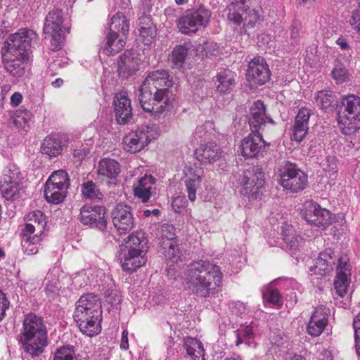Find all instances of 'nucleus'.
I'll list each match as a JSON object with an SVG mask.
<instances>
[{
	"label": "nucleus",
	"mask_w": 360,
	"mask_h": 360,
	"mask_svg": "<svg viewBox=\"0 0 360 360\" xmlns=\"http://www.w3.org/2000/svg\"><path fill=\"white\" fill-rule=\"evenodd\" d=\"M330 309L323 305L316 307L313 311L307 326V332L311 337H319L328 324Z\"/></svg>",
	"instance_id": "obj_21"
},
{
	"label": "nucleus",
	"mask_w": 360,
	"mask_h": 360,
	"mask_svg": "<svg viewBox=\"0 0 360 360\" xmlns=\"http://www.w3.org/2000/svg\"><path fill=\"white\" fill-rule=\"evenodd\" d=\"M0 188L3 197L7 200H15L21 191L23 192L22 184H0Z\"/></svg>",
	"instance_id": "obj_42"
},
{
	"label": "nucleus",
	"mask_w": 360,
	"mask_h": 360,
	"mask_svg": "<svg viewBox=\"0 0 360 360\" xmlns=\"http://www.w3.org/2000/svg\"><path fill=\"white\" fill-rule=\"evenodd\" d=\"M245 16L243 17V27L247 32L256 26L257 23L260 20L261 15L258 11L255 9L250 10L249 8L248 11L245 12Z\"/></svg>",
	"instance_id": "obj_45"
},
{
	"label": "nucleus",
	"mask_w": 360,
	"mask_h": 360,
	"mask_svg": "<svg viewBox=\"0 0 360 360\" xmlns=\"http://www.w3.org/2000/svg\"><path fill=\"white\" fill-rule=\"evenodd\" d=\"M154 25L153 22L150 16L142 15L139 18V30L146 28H149L150 26Z\"/></svg>",
	"instance_id": "obj_58"
},
{
	"label": "nucleus",
	"mask_w": 360,
	"mask_h": 360,
	"mask_svg": "<svg viewBox=\"0 0 360 360\" xmlns=\"http://www.w3.org/2000/svg\"><path fill=\"white\" fill-rule=\"evenodd\" d=\"M123 271L133 273L146 264L147 259L144 254L134 253L123 250L120 257Z\"/></svg>",
	"instance_id": "obj_31"
},
{
	"label": "nucleus",
	"mask_w": 360,
	"mask_h": 360,
	"mask_svg": "<svg viewBox=\"0 0 360 360\" xmlns=\"http://www.w3.org/2000/svg\"><path fill=\"white\" fill-rule=\"evenodd\" d=\"M349 25L352 28L360 34V11H353L352 15L349 20Z\"/></svg>",
	"instance_id": "obj_55"
},
{
	"label": "nucleus",
	"mask_w": 360,
	"mask_h": 360,
	"mask_svg": "<svg viewBox=\"0 0 360 360\" xmlns=\"http://www.w3.org/2000/svg\"><path fill=\"white\" fill-rule=\"evenodd\" d=\"M79 219L84 225H90L102 231L105 230L107 227L105 207L84 205L80 210Z\"/></svg>",
	"instance_id": "obj_17"
},
{
	"label": "nucleus",
	"mask_w": 360,
	"mask_h": 360,
	"mask_svg": "<svg viewBox=\"0 0 360 360\" xmlns=\"http://www.w3.org/2000/svg\"><path fill=\"white\" fill-rule=\"evenodd\" d=\"M68 143V139L65 134H51L43 139L41 150L43 154H46L50 158H56L62 154Z\"/></svg>",
	"instance_id": "obj_23"
},
{
	"label": "nucleus",
	"mask_w": 360,
	"mask_h": 360,
	"mask_svg": "<svg viewBox=\"0 0 360 360\" xmlns=\"http://www.w3.org/2000/svg\"><path fill=\"white\" fill-rule=\"evenodd\" d=\"M111 217L113 225L120 234H125L134 227V218L129 206L118 204L112 210Z\"/></svg>",
	"instance_id": "obj_20"
},
{
	"label": "nucleus",
	"mask_w": 360,
	"mask_h": 360,
	"mask_svg": "<svg viewBox=\"0 0 360 360\" xmlns=\"http://www.w3.org/2000/svg\"><path fill=\"white\" fill-rule=\"evenodd\" d=\"M139 40L145 45H150L156 37L157 29L155 25H154L150 26V27L149 28L145 27L144 29L140 30H139Z\"/></svg>",
	"instance_id": "obj_49"
},
{
	"label": "nucleus",
	"mask_w": 360,
	"mask_h": 360,
	"mask_svg": "<svg viewBox=\"0 0 360 360\" xmlns=\"http://www.w3.org/2000/svg\"><path fill=\"white\" fill-rule=\"evenodd\" d=\"M70 186V179L65 170L54 172L45 184L44 196L49 202L58 204L63 201Z\"/></svg>",
	"instance_id": "obj_7"
},
{
	"label": "nucleus",
	"mask_w": 360,
	"mask_h": 360,
	"mask_svg": "<svg viewBox=\"0 0 360 360\" xmlns=\"http://www.w3.org/2000/svg\"><path fill=\"white\" fill-rule=\"evenodd\" d=\"M336 258L331 248H326L319 253L314 265V274L320 276L329 275L333 272Z\"/></svg>",
	"instance_id": "obj_28"
},
{
	"label": "nucleus",
	"mask_w": 360,
	"mask_h": 360,
	"mask_svg": "<svg viewBox=\"0 0 360 360\" xmlns=\"http://www.w3.org/2000/svg\"><path fill=\"white\" fill-rule=\"evenodd\" d=\"M187 205L188 202L184 196H178L172 202V207L177 213H180L184 208L186 207Z\"/></svg>",
	"instance_id": "obj_56"
},
{
	"label": "nucleus",
	"mask_w": 360,
	"mask_h": 360,
	"mask_svg": "<svg viewBox=\"0 0 360 360\" xmlns=\"http://www.w3.org/2000/svg\"><path fill=\"white\" fill-rule=\"evenodd\" d=\"M175 228L170 224H164L162 226L161 236L159 238V243H162L163 240H176L175 237Z\"/></svg>",
	"instance_id": "obj_53"
},
{
	"label": "nucleus",
	"mask_w": 360,
	"mask_h": 360,
	"mask_svg": "<svg viewBox=\"0 0 360 360\" xmlns=\"http://www.w3.org/2000/svg\"><path fill=\"white\" fill-rule=\"evenodd\" d=\"M338 124L345 135H352L360 129V97L354 94L343 96L337 113Z\"/></svg>",
	"instance_id": "obj_5"
},
{
	"label": "nucleus",
	"mask_w": 360,
	"mask_h": 360,
	"mask_svg": "<svg viewBox=\"0 0 360 360\" xmlns=\"http://www.w3.org/2000/svg\"><path fill=\"white\" fill-rule=\"evenodd\" d=\"M63 22L62 11L56 9L49 13L44 23V32L51 38L53 49H60V39Z\"/></svg>",
	"instance_id": "obj_18"
},
{
	"label": "nucleus",
	"mask_w": 360,
	"mask_h": 360,
	"mask_svg": "<svg viewBox=\"0 0 360 360\" xmlns=\"http://www.w3.org/2000/svg\"><path fill=\"white\" fill-rule=\"evenodd\" d=\"M25 220L26 224L22 232L44 236L47 221L43 212L40 210L30 212L27 214Z\"/></svg>",
	"instance_id": "obj_27"
},
{
	"label": "nucleus",
	"mask_w": 360,
	"mask_h": 360,
	"mask_svg": "<svg viewBox=\"0 0 360 360\" xmlns=\"http://www.w3.org/2000/svg\"><path fill=\"white\" fill-rule=\"evenodd\" d=\"M102 304L92 293L83 295L76 302L73 319L83 335L93 337L101 331Z\"/></svg>",
	"instance_id": "obj_4"
},
{
	"label": "nucleus",
	"mask_w": 360,
	"mask_h": 360,
	"mask_svg": "<svg viewBox=\"0 0 360 360\" xmlns=\"http://www.w3.org/2000/svg\"><path fill=\"white\" fill-rule=\"evenodd\" d=\"M1 57L6 70L15 77L24 76L32 60L30 56H25L22 53L15 54L3 51Z\"/></svg>",
	"instance_id": "obj_14"
},
{
	"label": "nucleus",
	"mask_w": 360,
	"mask_h": 360,
	"mask_svg": "<svg viewBox=\"0 0 360 360\" xmlns=\"http://www.w3.org/2000/svg\"><path fill=\"white\" fill-rule=\"evenodd\" d=\"M184 175L186 178L185 181H191V179H192L195 181L201 182L203 170L202 168L195 165L189 166L184 170Z\"/></svg>",
	"instance_id": "obj_50"
},
{
	"label": "nucleus",
	"mask_w": 360,
	"mask_h": 360,
	"mask_svg": "<svg viewBox=\"0 0 360 360\" xmlns=\"http://www.w3.org/2000/svg\"><path fill=\"white\" fill-rule=\"evenodd\" d=\"M10 302L5 294L0 290V321L4 319L6 311L9 308Z\"/></svg>",
	"instance_id": "obj_57"
},
{
	"label": "nucleus",
	"mask_w": 360,
	"mask_h": 360,
	"mask_svg": "<svg viewBox=\"0 0 360 360\" xmlns=\"http://www.w3.org/2000/svg\"><path fill=\"white\" fill-rule=\"evenodd\" d=\"M333 79L337 84H342L349 80V75L345 65L338 63L335 65L331 72Z\"/></svg>",
	"instance_id": "obj_47"
},
{
	"label": "nucleus",
	"mask_w": 360,
	"mask_h": 360,
	"mask_svg": "<svg viewBox=\"0 0 360 360\" xmlns=\"http://www.w3.org/2000/svg\"><path fill=\"white\" fill-rule=\"evenodd\" d=\"M211 15V11L204 6L196 10H188L178 20V28L184 34L195 33L200 27H206L209 24Z\"/></svg>",
	"instance_id": "obj_8"
},
{
	"label": "nucleus",
	"mask_w": 360,
	"mask_h": 360,
	"mask_svg": "<svg viewBox=\"0 0 360 360\" xmlns=\"http://www.w3.org/2000/svg\"><path fill=\"white\" fill-rule=\"evenodd\" d=\"M127 37L124 34H115L110 32L106 36V41L103 47V52L107 55H115L124 47Z\"/></svg>",
	"instance_id": "obj_34"
},
{
	"label": "nucleus",
	"mask_w": 360,
	"mask_h": 360,
	"mask_svg": "<svg viewBox=\"0 0 360 360\" xmlns=\"http://www.w3.org/2000/svg\"><path fill=\"white\" fill-rule=\"evenodd\" d=\"M302 215L308 224L323 229L331 224L330 212L322 208L318 203L313 201L307 202L304 204Z\"/></svg>",
	"instance_id": "obj_13"
},
{
	"label": "nucleus",
	"mask_w": 360,
	"mask_h": 360,
	"mask_svg": "<svg viewBox=\"0 0 360 360\" xmlns=\"http://www.w3.org/2000/svg\"><path fill=\"white\" fill-rule=\"evenodd\" d=\"M351 270L348 256L341 255L337 260L336 275L334 278L335 292L340 297H344L347 294L351 283Z\"/></svg>",
	"instance_id": "obj_11"
},
{
	"label": "nucleus",
	"mask_w": 360,
	"mask_h": 360,
	"mask_svg": "<svg viewBox=\"0 0 360 360\" xmlns=\"http://www.w3.org/2000/svg\"><path fill=\"white\" fill-rule=\"evenodd\" d=\"M18 341L23 352L32 358L44 353L49 345L48 330L41 316L33 313L27 314L18 336Z\"/></svg>",
	"instance_id": "obj_3"
},
{
	"label": "nucleus",
	"mask_w": 360,
	"mask_h": 360,
	"mask_svg": "<svg viewBox=\"0 0 360 360\" xmlns=\"http://www.w3.org/2000/svg\"><path fill=\"white\" fill-rule=\"evenodd\" d=\"M236 73L229 69L219 72L216 75L217 91L224 94L230 93L236 85Z\"/></svg>",
	"instance_id": "obj_33"
},
{
	"label": "nucleus",
	"mask_w": 360,
	"mask_h": 360,
	"mask_svg": "<svg viewBox=\"0 0 360 360\" xmlns=\"http://www.w3.org/2000/svg\"><path fill=\"white\" fill-rule=\"evenodd\" d=\"M142 60L141 56L134 50H127L119 56L117 74L120 77L127 79L139 70Z\"/></svg>",
	"instance_id": "obj_15"
},
{
	"label": "nucleus",
	"mask_w": 360,
	"mask_h": 360,
	"mask_svg": "<svg viewBox=\"0 0 360 360\" xmlns=\"http://www.w3.org/2000/svg\"><path fill=\"white\" fill-rule=\"evenodd\" d=\"M22 184L23 177L20 169L14 165L6 167L0 180V184Z\"/></svg>",
	"instance_id": "obj_40"
},
{
	"label": "nucleus",
	"mask_w": 360,
	"mask_h": 360,
	"mask_svg": "<svg viewBox=\"0 0 360 360\" xmlns=\"http://www.w3.org/2000/svg\"><path fill=\"white\" fill-rule=\"evenodd\" d=\"M184 347L191 360H205L203 345L198 339L191 337L186 338Z\"/></svg>",
	"instance_id": "obj_35"
},
{
	"label": "nucleus",
	"mask_w": 360,
	"mask_h": 360,
	"mask_svg": "<svg viewBox=\"0 0 360 360\" xmlns=\"http://www.w3.org/2000/svg\"><path fill=\"white\" fill-rule=\"evenodd\" d=\"M266 123L273 124V120L266 117V107L263 101L258 100L255 101L251 108L249 118V124L252 131H259L264 130Z\"/></svg>",
	"instance_id": "obj_26"
},
{
	"label": "nucleus",
	"mask_w": 360,
	"mask_h": 360,
	"mask_svg": "<svg viewBox=\"0 0 360 360\" xmlns=\"http://www.w3.org/2000/svg\"><path fill=\"white\" fill-rule=\"evenodd\" d=\"M278 183L284 191L297 193L304 190L308 176L297 165L287 161L278 170Z\"/></svg>",
	"instance_id": "obj_6"
},
{
	"label": "nucleus",
	"mask_w": 360,
	"mask_h": 360,
	"mask_svg": "<svg viewBox=\"0 0 360 360\" xmlns=\"http://www.w3.org/2000/svg\"><path fill=\"white\" fill-rule=\"evenodd\" d=\"M271 77L269 65L264 58L257 56L248 63L246 79L251 86H261L266 84Z\"/></svg>",
	"instance_id": "obj_12"
},
{
	"label": "nucleus",
	"mask_w": 360,
	"mask_h": 360,
	"mask_svg": "<svg viewBox=\"0 0 360 360\" xmlns=\"http://www.w3.org/2000/svg\"><path fill=\"white\" fill-rule=\"evenodd\" d=\"M121 172V165L118 161L110 158L100 160L97 174L102 179L115 180Z\"/></svg>",
	"instance_id": "obj_30"
},
{
	"label": "nucleus",
	"mask_w": 360,
	"mask_h": 360,
	"mask_svg": "<svg viewBox=\"0 0 360 360\" xmlns=\"http://www.w3.org/2000/svg\"><path fill=\"white\" fill-rule=\"evenodd\" d=\"M269 146L259 131H252L240 143L241 155L245 158H256Z\"/></svg>",
	"instance_id": "obj_19"
},
{
	"label": "nucleus",
	"mask_w": 360,
	"mask_h": 360,
	"mask_svg": "<svg viewBox=\"0 0 360 360\" xmlns=\"http://www.w3.org/2000/svg\"><path fill=\"white\" fill-rule=\"evenodd\" d=\"M194 154L196 160L202 164H212L221 158L222 150L215 142L210 141L200 143Z\"/></svg>",
	"instance_id": "obj_25"
},
{
	"label": "nucleus",
	"mask_w": 360,
	"mask_h": 360,
	"mask_svg": "<svg viewBox=\"0 0 360 360\" xmlns=\"http://www.w3.org/2000/svg\"><path fill=\"white\" fill-rule=\"evenodd\" d=\"M162 248L163 253L169 258L174 257L177 255L179 249L177 247V240H163L159 243Z\"/></svg>",
	"instance_id": "obj_51"
},
{
	"label": "nucleus",
	"mask_w": 360,
	"mask_h": 360,
	"mask_svg": "<svg viewBox=\"0 0 360 360\" xmlns=\"http://www.w3.org/2000/svg\"><path fill=\"white\" fill-rule=\"evenodd\" d=\"M222 278L223 274L218 265L202 260L189 266L186 277L189 288L201 297L218 293L221 290Z\"/></svg>",
	"instance_id": "obj_2"
},
{
	"label": "nucleus",
	"mask_w": 360,
	"mask_h": 360,
	"mask_svg": "<svg viewBox=\"0 0 360 360\" xmlns=\"http://www.w3.org/2000/svg\"><path fill=\"white\" fill-rule=\"evenodd\" d=\"M75 351L72 346H63L54 354L53 360H75Z\"/></svg>",
	"instance_id": "obj_48"
},
{
	"label": "nucleus",
	"mask_w": 360,
	"mask_h": 360,
	"mask_svg": "<svg viewBox=\"0 0 360 360\" xmlns=\"http://www.w3.org/2000/svg\"><path fill=\"white\" fill-rule=\"evenodd\" d=\"M129 347L128 331L124 330L122 333L120 348L123 350H127L129 349Z\"/></svg>",
	"instance_id": "obj_60"
},
{
	"label": "nucleus",
	"mask_w": 360,
	"mask_h": 360,
	"mask_svg": "<svg viewBox=\"0 0 360 360\" xmlns=\"http://www.w3.org/2000/svg\"><path fill=\"white\" fill-rule=\"evenodd\" d=\"M115 120L119 124H127L133 118L131 100L124 92L115 94L113 101Z\"/></svg>",
	"instance_id": "obj_22"
},
{
	"label": "nucleus",
	"mask_w": 360,
	"mask_h": 360,
	"mask_svg": "<svg viewBox=\"0 0 360 360\" xmlns=\"http://www.w3.org/2000/svg\"><path fill=\"white\" fill-rule=\"evenodd\" d=\"M165 70L150 72L140 87V105L145 112L153 115H161L172 107L174 94L169 88L172 82Z\"/></svg>",
	"instance_id": "obj_1"
},
{
	"label": "nucleus",
	"mask_w": 360,
	"mask_h": 360,
	"mask_svg": "<svg viewBox=\"0 0 360 360\" xmlns=\"http://www.w3.org/2000/svg\"><path fill=\"white\" fill-rule=\"evenodd\" d=\"M263 299L276 307H281L283 304L282 295L278 289L267 287L262 291Z\"/></svg>",
	"instance_id": "obj_44"
},
{
	"label": "nucleus",
	"mask_w": 360,
	"mask_h": 360,
	"mask_svg": "<svg viewBox=\"0 0 360 360\" xmlns=\"http://www.w3.org/2000/svg\"><path fill=\"white\" fill-rule=\"evenodd\" d=\"M21 236V245L23 252L28 255L37 254L39 252V245L42 241L44 236L22 232Z\"/></svg>",
	"instance_id": "obj_36"
},
{
	"label": "nucleus",
	"mask_w": 360,
	"mask_h": 360,
	"mask_svg": "<svg viewBox=\"0 0 360 360\" xmlns=\"http://www.w3.org/2000/svg\"><path fill=\"white\" fill-rule=\"evenodd\" d=\"M151 140L148 126H142L136 131L129 132L123 139V148L131 153L141 150Z\"/></svg>",
	"instance_id": "obj_16"
},
{
	"label": "nucleus",
	"mask_w": 360,
	"mask_h": 360,
	"mask_svg": "<svg viewBox=\"0 0 360 360\" xmlns=\"http://www.w3.org/2000/svg\"><path fill=\"white\" fill-rule=\"evenodd\" d=\"M148 240L144 236V233L141 231H136L131 233L125 240L124 251L144 254L148 252Z\"/></svg>",
	"instance_id": "obj_32"
},
{
	"label": "nucleus",
	"mask_w": 360,
	"mask_h": 360,
	"mask_svg": "<svg viewBox=\"0 0 360 360\" xmlns=\"http://www.w3.org/2000/svg\"><path fill=\"white\" fill-rule=\"evenodd\" d=\"M353 328L354 329V336H360V312L354 319Z\"/></svg>",
	"instance_id": "obj_61"
},
{
	"label": "nucleus",
	"mask_w": 360,
	"mask_h": 360,
	"mask_svg": "<svg viewBox=\"0 0 360 360\" xmlns=\"http://www.w3.org/2000/svg\"><path fill=\"white\" fill-rule=\"evenodd\" d=\"M323 169L330 176L338 172L337 158L335 156H327L322 163Z\"/></svg>",
	"instance_id": "obj_52"
},
{
	"label": "nucleus",
	"mask_w": 360,
	"mask_h": 360,
	"mask_svg": "<svg viewBox=\"0 0 360 360\" xmlns=\"http://www.w3.org/2000/svg\"><path fill=\"white\" fill-rule=\"evenodd\" d=\"M72 154L74 158H77L79 160H82L89 154V150L84 148L80 147L75 149Z\"/></svg>",
	"instance_id": "obj_59"
},
{
	"label": "nucleus",
	"mask_w": 360,
	"mask_h": 360,
	"mask_svg": "<svg viewBox=\"0 0 360 360\" xmlns=\"http://www.w3.org/2000/svg\"><path fill=\"white\" fill-rule=\"evenodd\" d=\"M247 0H237L231 3L228 7L227 18L236 25H240L243 22V14L248 11Z\"/></svg>",
	"instance_id": "obj_37"
},
{
	"label": "nucleus",
	"mask_w": 360,
	"mask_h": 360,
	"mask_svg": "<svg viewBox=\"0 0 360 360\" xmlns=\"http://www.w3.org/2000/svg\"><path fill=\"white\" fill-rule=\"evenodd\" d=\"M33 34L34 33L30 30H20L8 37L2 51L15 54L22 53L25 56L31 57V42Z\"/></svg>",
	"instance_id": "obj_10"
},
{
	"label": "nucleus",
	"mask_w": 360,
	"mask_h": 360,
	"mask_svg": "<svg viewBox=\"0 0 360 360\" xmlns=\"http://www.w3.org/2000/svg\"><path fill=\"white\" fill-rule=\"evenodd\" d=\"M156 179L151 174H145L141 177L136 186H134V195L141 200L142 202H147L150 197L155 193L156 188L154 186Z\"/></svg>",
	"instance_id": "obj_29"
},
{
	"label": "nucleus",
	"mask_w": 360,
	"mask_h": 360,
	"mask_svg": "<svg viewBox=\"0 0 360 360\" xmlns=\"http://www.w3.org/2000/svg\"><path fill=\"white\" fill-rule=\"evenodd\" d=\"M315 101L321 109L326 110L332 106V103L334 101V95L331 91H319L316 93Z\"/></svg>",
	"instance_id": "obj_43"
},
{
	"label": "nucleus",
	"mask_w": 360,
	"mask_h": 360,
	"mask_svg": "<svg viewBox=\"0 0 360 360\" xmlns=\"http://www.w3.org/2000/svg\"><path fill=\"white\" fill-rule=\"evenodd\" d=\"M336 44L340 46V47L342 49V50H345L346 49L348 48V44L346 41L345 39L342 38V37H340L337 39L336 41Z\"/></svg>",
	"instance_id": "obj_63"
},
{
	"label": "nucleus",
	"mask_w": 360,
	"mask_h": 360,
	"mask_svg": "<svg viewBox=\"0 0 360 360\" xmlns=\"http://www.w3.org/2000/svg\"><path fill=\"white\" fill-rule=\"evenodd\" d=\"M184 184L189 200L194 202L196 199L197 189L200 186L201 182L191 179V181H185Z\"/></svg>",
	"instance_id": "obj_54"
},
{
	"label": "nucleus",
	"mask_w": 360,
	"mask_h": 360,
	"mask_svg": "<svg viewBox=\"0 0 360 360\" xmlns=\"http://www.w3.org/2000/svg\"><path fill=\"white\" fill-rule=\"evenodd\" d=\"M240 193L250 200H257L262 195L264 185V173L258 167L243 172L240 180Z\"/></svg>",
	"instance_id": "obj_9"
},
{
	"label": "nucleus",
	"mask_w": 360,
	"mask_h": 360,
	"mask_svg": "<svg viewBox=\"0 0 360 360\" xmlns=\"http://www.w3.org/2000/svg\"><path fill=\"white\" fill-rule=\"evenodd\" d=\"M22 100V95L18 92H15L11 98V103L13 106H18Z\"/></svg>",
	"instance_id": "obj_62"
},
{
	"label": "nucleus",
	"mask_w": 360,
	"mask_h": 360,
	"mask_svg": "<svg viewBox=\"0 0 360 360\" xmlns=\"http://www.w3.org/2000/svg\"><path fill=\"white\" fill-rule=\"evenodd\" d=\"M300 6L310 7L312 6L315 0H295Z\"/></svg>",
	"instance_id": "obj_64"
},
{
	"label": "nucleus",
	"mask_w": 360,
	"mask_h": 360,
	"mask_svg": "<svg viewBox=\"0 0 360 360\" xmlns=\"http://www.w3.org/2000/svg\"><path fill=\"white\" fill-rule=\"evenodd\" d=\"M129 30V23L126 16L118 13L111 18L110 32L115 34H124L127 37Z\"/></svg>",
	"instance_id": "obj_39"
},
{
	"label": "nucleus",
	"mask_w": 360,
	"mask_h": 360,
	"mask_svg": "<svg viewBox=\"0 0 360 360\" xmlns=\"http://www.w3.org/2000/svg\"><path fill=\"white\" fill-rule=\"evenodd\" d=\"M311 115V110L307 108H301L297 114L295 124L292 127L290 139L301 142L309 130V120Z\"/></svg>",
	"instance_id": "obj_24"
},
{
	"label": "nucleus",
	"mask_w": 360,
	"mask_h": 360,
	"mask_svg": "<svg viewBox=\"0 0 360 360\" xmlns=\"http://www.w3.org/2000/svg\"><path fill=\"white\" fill-rule=\"evenodd\" d=\"M32 118L31 112L26 110L19 109L16 110L11 117V125L18 129L27 131L29 128V123Z\"/></svg>",
	"instance_id": "obj_38"
},
{
	"label": "nucleus",
	"mask_w": 360,
	"mask_h": 360,
	"mask_svg": "<svg viewBox=\"0 0 360 360\" xmlns=\"http://www.w3.org/2000/svg\"><path fill=\"white\" fill-rule=\"evenodd\" d=\"M82 192L85 198L89 199H101L103 196L97 186L92 181H88L83 184Z\"/></svg>",
	"instance_id": "obj_46"
},
{
	"label": "nucleus",
	"mask_w": 360,
	"mask_h": 360,
	"mask_svg": "<svg viewBox=\"0 0 360 360\" xmlns=\"http://www.w3.org/2000/svg\"><path fill=\"white\" fill-rule=\"evenodd\" d=\"M191 44L185 43L175 46L172 51V60L176 68H181L185 63Z\"/></svg>",
	"instance_id": "obj_41"
}]
</instances>
